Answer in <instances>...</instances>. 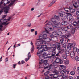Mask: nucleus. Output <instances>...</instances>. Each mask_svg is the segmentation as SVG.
<instances>
[{"instance_id":"3c124183","label":"nucleus","mask_w":79,"mask_h":79,"mask_svg":"<svg viewBox=\"0 0 79 79\" xmlns=\"http://www.w3.org/2000/svg\"><path fill=\"white\" fill-rule=\"evenodd\" d=\"M63 58L64 59H65L66 60H67V56H66L65 55H63Z\"/></svg>"},{"instance_id":"7ed1b4c3","label":"nucleus","mask_w":79,"mask_h":79,"mask_svg":"<svg viewBox=\"0 0 79 79\" xmlns=\"http://www.w3.org/2000/svg\"><path fill=\"white\" fill-rule=\"evenodd\" d=\"M60 34H61V31H58L57 34H55V35H53V34L49 35V37L51 39V40L54 39L55 42H56L58 40L57 37H59L60 35Z\"/></svg>"},{"instance_id":"9b49d317","label":"nucleus","mask_w":79,"mask_h":79,"mask_svg":"<svg viewBox=\"0 0 79 79\" xmlns=\"http://www.w3.org/2000/svg\"><path fill=\"white\" fill-rule=\"evenodd\" d=\"M67 16V18L69 19V20H71V19H72V18H73V16H72V14L70 13H66Z\"/></svg>"},{"instance_id":"f03ea898","label":"nucleus","mask_w":79,"mask_h":79,"mask_svg":"<svg viewBox=\"0 0 79 79\" xmlns=\"http://www.w3.org/2000/svg\"><path fill=\"white\" fill-rule=\"evenodd\" d=\"M54 18L55 19L58 20V21L55 20L54 18H52L51 19V21L54 24L52 25V27L53 28L55 29H59L60 27V26H61V24L60 23V18L58 15H55Z\"/></svg>"},{"instance_id":"5701e85b","label":"nucleus","mask_w":79,"mask_h":79,"mask_svg":"<svg viewBox=\"0 0 79 79\" xmlns=\"http://www.w3.org/2000/svg\"><path fill=\"white\" fill-rule=\"evenodd\" d=\"M56 2V0H54L52 2L50 3V4H49L48 7H50V6H52V5H53Z\"/></svg>"},{"instance_id":"338daca9","label":"nucleus","mask_w":79,"mask_h":79,"mask_svg":"<svg viewBox=\"0 0 79 79\" xmlns=\"http://www.w3.org/2000/svg\"><path fill=\"white\" fill-rule=\"evenodd\" d=\"M16 45V42H15V45L14 46V48H15V45Z\"/></svg>"},{"instance_id":"0e129e2a","label":"nucleus","mask_w":79,"mask_h":79,"mask_svg":"<svg viewBox=\"0 0 79 79\" xmlns=\"http://www.w3.org/2000/svg\"><path fill=\"white\" fill-rule=\"evenodd\" d=\"M3 27V25H0V27L2 28V27Z\"/></svg>"},{"instance_id":"dca6fc26","label":"nucleus","mask_w":79,"mask_h":79,"mask_svg":"<svg viewBox=\"0 0 79 79\" xmlns=\"http://www.w3.org/2000/svg\"><path fill=\"white\" fill-rule=\"evenodd\" d=\"M71 36V35L70 33L68 34L67 35H62V38H64L65 39H68Z\"/></svg>"},{"instance_id":"6ab92c4d","label":"nucleus","mask_w":79,"mask_h":79,"mask_svg":"<svg viewBox=\"0 0 79 79\" xmlns=\"http://www.w3.org/2000/svg\"><path fill=\"white\" fill-rule=\"evenodd\" d=\"M42 40H41L40 39H37V40H40V44L44 45V44H45L46 42H45V41H44V40L43 39Z\"/></svg>"},{"instance_id":"393cba45","label":"nucleus","mask_w":79,"mask_h":79,"mask_svg":"<svg viewBox=\"0 0 79 79\" xmlns=\"http://www.w3.org/2000/svg\"><path fill=\"white\" fill-rule=\"evenodd\" d=\"M64 39L65 38H63V36H61V39L60 40L59 43L60 44H62L63 43V41H64Z\"/></svg>"},{"instance_id":"e433bc0d","label":"nucleus","mask_w":79,"mask_h":79,"mask_svg":"<svg viewBox=\"0 0 79 79\" xmlns=\"http://www.w3.org/2000/svg\"><path fill=\"white\" fill-rule=\"evenodd\" d=\"M63 77V76L62 75H60L57 77L58 79H62Z\"/></svg>"},{"instance_id":"412c9836","label":"nucleus","mask_w":79,"mask_h":79,"mask_svg":"<svg viewBox=\"0 0 79 79\" xmlns=\"http://www.w3.org/2000/svg\"><path fill=\"white\" fill-rule=\"evenodd\" d=\"M30 44L32 46H33L31 48V53H32L34 51V46H33V43H32V41H31Z\"/></svg>"},{"instance_id":"bf43d9fd","label":"nucleus","mask_w":79,"mask_h":79,"mask_svg":"<svg viewBox=\"0 0 79 79\" xmlns=\"http://www.w3.org/2000/svg\"><path fill=\"white\" fill-rule=\"evenodd\" d=\"M69 78L70 79H73V77H72V76H70L69 77Z\"/></svg>"},{"instance_id":"f8f14e48","label":"nucleus","mask_w":79,"mask_h":79,"mask_svg":"<svg viewBox=\"0 0 79 79\" xmlns=\"http://www.w3.org/2000/svg\"><path fill=\"white\" fill-rule=\"evenodd\" d=\"M10 19H11V17H9L8 18V19H7V20H8V21H6V20H4L3 21H5V22H3V23H2V25H5V26H7V25H8V24H9V23H10V22H9L8 23H7V22H8V21H10Z\"/></svg>"},{"instance_id":"f257e3e1","label":"nucleus","mask_w":79,"mask_h":79,"mask_svg":"<svg viewBox=\"0 0 79 79\" xmlns=\"http://www.w3.org/2000/svg\"><path fill=\"white\" fill-rule=\"evenodd\" d=\"M52 61L53 62L52 64L49 66V64L47 63V60H41L39 62V64H40L39 65L40 68H44L45 69L48 68V70L49 71V70L52 69L51 68H52V66H56V63L61 64L63 63V60H60L59 62H57V60H56L55 61L53 62V61Z\"/></svg>"},{"instance_id":"f704fd0d","label":"nucleus","mask_w":79,"mask_h":79,"mask_svg":"<svg viewBox=\"0 0 79 79\" xmlns=\"http://www.w3.org/2000/svg\"><path fill=\"white\" fill-rule=\"evenodd\" d=\"M60 73L62 74H65V73H66V70L63 69L60 71Z\"/></svg>"},{"instance_id":"a19ab883","label":"nucleus","mask_w":79,"mask_h":79,"mask_svg":"<svg viewBox=\"0 0 79 79\" xmlns=\"http://www.w3.org/2000/svg\"><path fill=\"white\" fill-rule=\"evenodd\" d=\"M70 74L71 75H74L75 74V72L74 71H72L70 72Z\"/></svg>"},{"instance_id":"2eb2a0df","label":"nucleus","mask_w":79,"mask_h":79,"mask_svg":"<svg viewBox=\"0 0 79 79\" xmlns=\"http://www.w3.org/2000/svg\"><path fill=\"white\" fill-rule=\"evenodd\" d=\"M70 55L72 59H73L75 57V53H74V52L73 51H71L70 52Z\"/></svg>"},{"instance_id":"c85d7f7f","label":"nucleus","mask_w":79,"mask_h":79,"mask_svg":"<svg viewBox=\"0 0 79 79\" xmlns=\"http://www.w3.org/2000/svg\"><path fill=\"white\" fill-rule=\"evenodd\" d=\"M52 48L53 50L52 51L53 52H54V53H56V51H55V50L56 48H57V47H56V46H55L54 47H53Z\"/></svg>"},{"instance_id":"6e6552de","label":"nucleus","mask_w":79,"mask_h":79,"mask_svg":"<svg viewBox=\"0 0 79 79\" xmlns=\"http://www.w3.org/2000/svg\"><path fill=\"white\" fill-rule=\"evenodd\" d=\"M75 45H76V42H75L69 44L67 46V49L68 51L70 50L72 47H73L75 46Z\"/></svg>"},{"instance_id":"b1692460","label":"nucleus","mask_w":79,"mask_h":79,"mask_svg":"<svg viewBox=\"0 0 79 79\" xmlns=\"http://www.w3.org/2000/svg\"><path fill=\"white\" fill-rule=\"evenodd\" d=\"M6 15H4L2 16V19H1L0 20V22L1 23H2V21H5L6 20V19H4L5 18H6Z\"/></svg>"},{"instance_id":"473e14b6","label":"nucleus","mask_w":79,"mask_h":79,"mask_svg":"<svg viewBox=\"0 0 79 79\" xmlns=\"http://www.w3.org/2000/svg\"><path fill=\"white\" fill-rule=\"evenodd\" d=\"M75 33V29L73 28L71 30V34H74Z\"/></svg>"},{"instance_id":"6e6d98bb","label":"nucleus","mask_w":79,"mask_h":79,"mask_svg":"<svg viewBox=\"0 0 79 79\" xmlns=\"http://www.w3.org/2000/svg\"><path fill=\"white\" fill-rule=\"evenodd\" d=\"M35 35H37V31H35Z\"/></svg>"},{"instance_id":"e2e57ef3","label":"nucleus","mask_w":79,"mask_h":79,"mask_svg":"<svg viewBox=\"0 0 79 79\" xmlns=\"http://www.w3.org/2000/svg\"><path fill=\"white\" fill-rule=\"evenodd\" d=\"M34 10V8H32L31 10V11H33Z\"/></svg>"},{"instance_id":"a211bd4d","label":"nucleus","mask_w":79,"mask_h":79,"mask_svg":"<svg viewBox=\"0 0 79 79\" xmlns=\"http://www.w3.org/2000/svg\"><path fill=\"white\" fill-rule=\"evenodd\" d=\"M49 73V72L48 71V72H46L44 73L45 75V76H46V77H45V79H51V78H50V77H52L51 76L50 77H49L48 76H47L48 74Z\"/></svg>"},{"instance_id":"4468645a","label":"nucleus","mask_w":79,"mask_h":79,"mask_svg":"<svg viewBox=\"0 0 79 79\" xmlns=\"http://www.w3.org/2000/svg\"><path fill=\"white\" fill-rule=\"evenodd\" d=\"M79 3L77 2H75L74 4L73 3V5L75 8H77L79 10Z\"/></svg>"},{"instance_id":"cd10ccee","label":"nucleus","mask_w":79,"mask_h":79,"mask_svg":"<svg viewBox=\"0 0 79 79\" xmlns=\"http://www.w3.org/2000/svg\"><path fill=\"white\" fill-rule=\"evenodd\" d=\"M68 24V23L67 22V21H64L62 22L61 23V24L62 25H63V26H65L66 25Z\"/></svg>"},{"instance_id":"052dcab7","label":"nucleus","mask_w":79,"mask_h":79,"mask_svg":"<svg viewBox=\"0 0 79 79\" xmlns=\"http://www.w3.org/2000/svg\"><path fill=\"white\" fill-rule=\"evenodd\" d=\"M34 31V30L33 29H32L31 30V32H33V31Z\"/></svg>"},{"instance_id":"72a5a7b5","label":"nucleus","mask_w":79,"mask_h":79,"mask_svg":"<svg viewBox=\"0 0 79 79\" xmlns=\"http://www.w3.org/2000/svg\"><path fill=\"white\" fill-rule=\"evenodd\" d=\"M73 52H77V48L76 47H73Z\"/></svg>"},{"instance_id":"4c0bfd02","label":"nucleus","mask_w":79,"mask_h":79,"mask_svg":"<svg viewBox=\"0 0 79 79\" xmlns=\"http://www.w3.org/2000/svg\"><path fill=\"white\" fill-rule=\"evenodd\" d=\"M60 66L63 69H65V68H66V67L63 65H60Z\"/></svg>"},{"instance_id":"0eeeda50","label":"nucleus","mask_w":79,"mask_h":79,"mask_svg":"<svg viewBox=\"0 0 79 79\" xmlns=\"http://www.w3.org/2000/svg\"><path fill=\"white\" fill-rule=\"evenodd\" d=\"M37 49L38 50L39 52H37V55L39 56V58L41 60H43V59L42 58H40V56H41V53H42L43 51V48H41L38 46L37 47Z\"/></svg>"},{"instance_id":"ddd939ff","label":"nucleus","mask_w":79,"mask_h":79,"mask_svg":"<svg viewBox=\"0 0 79 79\" xmlns=\"http://www.w3.org/2000/svg\"><path fill=\"white\" fill-rule=\"evenodd\" d=\"M73 25L74 26H76V29H79V25H78V23H77V22L76 21H74L73 23Z\"/></svg>"},{"instance_id":"680f3d73","label":"nucleus","mask_w":79,"mask_h":79,"mask_svg":"<svg viewBox=\"0 0 79 79\" xmlns=\"http://www.w3.org/2000/svg\"><path fill=\"white\" fill-rule=\"evenodd\" d=\"M43 14L42 13H41L38 16V17H40V16H42Z\"/></svg>"},{"instance_id":"1a4fd4ad","label":"nucleus","mask_w":79,"mask_h":79,"mask_svg":"<svg viewBox=\"0 0 79 79\" xmlns=\"http://www.w3.org/2000/svg\"><path fill=\"white\" fill-rule=\"evenodd\" d=\"M52 45L53 46H55L56 47H57V48L58 50H60V48H61V46H60V43L58 42H56V43L55 45L53 44H52Z\"/></svg>"},{"instance_id":"37998d69","label":"nucleus","mask_w":79,"mask_h":79,"mask_svg":"<svg viewBox=\"0 0 79 79\" xmlns=\"http://www.w3.org/2000/svg\"><path fill=\"white\" fill-rule=\"evenodd\" d=\"M68 27H64V30L65 31H68Z\"/></svg>"},{"instance_id":"09e8293b","label":"nucleus","mask_w":79,"mask_h":79,"mask_svg":"<svg viewBox=\"0 0 79 79\" xmlns=\"http://www.w3.org/2000/svg\"><path fill=\"white\" fill-rule=\"evenodd\" d=\"M59 17H63V14L62 13H59Z\"/></svg>"},{"instance_id":"8fccbe9b","label":"nucleus","mask_w":79,"mask_h":79,"mask_svg":"<svg viewBox=\"0 0 79 79\" xmlns=\"http://www.w3.org/2000/svg\"><path fill=\"white\" fill-rule=\"evenodd\" d=\"M68 8L69 10L70 11L71 10V9H72L73 8V7L72 6H69Z\"/></svg>"},{"instance_id":"aec40b11","label":"nucleus","mask_w":79,"mask_h":79,"mask_svg":"<svg viewBox=\"0 0 79 79\" xmlns=\"http://www.w3.org/2000/svg\"><path fill=\"white\" fill-rule=\"evenodd\" d=\"M44 41H45L46 42H49L51 41V39L49 38H46L44 39Z\"/></svg>"},{"instance_id":"774afa93","label":"nucleus","mask_w":79,"mask_h":79,"mask_svg":"<svg viewBox=\"0 0 79 79\" xmlns=\"http://www.w3.org/2000/svg\"><path fill=\"white\" fill-rule=\"evenodd\" d=\"M77 70L79 72V67H78V68H77Z\"/></svg>"},{"instance_id":"de8ad7c7","label":"nucleus","mask_w":79,"mask_h":79,"mask_svg":"<svg viewBox=\"0 0 79 79\" xmlns=\"http://www.w3.org/2000/svg\"><path fill=\"white\" fill-rule=\"evenodd\" d=\"M76 15L77 16H79V11H77L76 12Z\"/></svg>"},{"instance_id":"39448f33","label":"nucleus","mask_w":79,"mask_h":79,"mask_svg":"<svg viewBox=\"0 0 79 79\" xmlns=\"http://www.w3.org/2000/svg\"><path fill=\"white\" fill-rule=\"evenodd\" d=\"M53 56H55V55L53 54H48L47 55V54L45 52H44L43 53L42 56H40V58H42L43 60V59H45V58H50Z\"/></svg>"},{"instance_id":"4be33fe9","label":"nucleus","mask_w":79,"mask_h":79,"mask_svg":"<svg viewBox=\"0 0 79 79\" xmlns=\"http://www.w3.org/2000/svg\"><path fill=\"white\" fill-rule=\"evenodd\" d=\"M62 63H63L64 64L66 65L69 64V61L67 60H64V62H62Z\"/></svg>"},{"instance_id":"a878e982","label":"nucleus","mask_w":79,"mask_h":79,"mask_svg":"<svg viewBox=\"0 0 79 79\" xmlns=\"http://www.w3.org/2000/svg\"><path fill=\"white\" fill-rule=\"evenodd\" d=\"M59 51V52H58V53H57V54H56V53H54V56L55 55L56 56H59V54H60V53H63V52H61V51L60 50H58Z\"/></svg>"},{"instance_id":"2f4dec72","label":"nucleus","mask_w":79,"mask_h":79,"mask_svg":"<svg viewBox=\"0 0 79 79\" xmlns=\"http://www.w3.org/2000/svg\"><path fill=\"white\" fill-rule=\"evenodd\" d=\"M30 54V52H29L28 53V58H26L25 60H29L30 59V58L31 57V55H29Z\"/></svg>"},{"instance_id":"7c9ffc66","label":"nucleus","mask_w":79,"mask_h":79,"mask_svg":"<svg viewBox=\"0 0 79 79\" xmlns=\"http://www.w3.org/2000/svg\"><path fill=\"white\" fill-rule=\"evenodd\" d=\"M67 27L69 29H73L74 27H73V26H71V25H69L67 26Z\"/></svg>"},{"instance_id":"79ce46f5","label":"nucleus","mask_w":79,"mask_h":79,"mask_svg":"<svg viewBox=\"0 0 79 79\" xmlns=\"http://www.w3.org/2000/svg\"><path fill=\"white\" fill-rule=\"evenodd\" d=\"M46 25H49L50 26L52 25V23L51 22V21L48 22L46 24Z\"/></svg>"},{"instance_id":"20e7f679","label":"nucleus","mask_w":79,"mask_h":79,"mask_svg":"<svg viewBox=\"0 0 79 79\" xmlns=\"http://www.w3.org/2000/svg\"><path fill=\"white\" fill-rule=\"evenodd\" d=\"M9 10H10V7L7 6H6L5 7H3L0 10V15L2 14L4 11L5 14L7 15V13H9Z\"/></svg>"},{"instance_id":"603ef678","label":"nucleus","mask_w":79,"mask_h":79,"mask_svg":"<svg viewBox=\"0 0 79 79\" xmlns=\"http://www.w3.org/2000/svg\"><path fill=\"white\" fill-rule=\"evenodd\" d=\"M65 73H66L67 74H69V71L68 69H66V71L65 70Z\"/></svg>"},{"instance_id":"9d476101","label":"nucleus","mask_w":79,"mask_h":79,"mask_svg":"<svg viewBox=\"0 0 79 79\" xmlns=\"http://www.w3.org/2000/svg\"><path fill=\"white\" fill-rule=\"evenodd\" d=\"M47 35L46 34L40 35L39 36V39H43L44 40V39L47 38Z\"/></svg>"},{"instance_id":"5fc2aeb1","label":"nucleus","mask_w":79,"mask_h":79,"mask_svg":"<svg viewBox=\"0 0 79 79\" xmlns=\"http://www.w3.org/2000/svg\"><path fill=\"white\" fill-rule=\"evenodd\" d=\"M25 63V62H24V60H22L21 61V64H24V63Z\"/></svg>"},{"instance_id":"f3484780","label":"nucleus","mask_w":79,"mask_h":79,"mask_svg":"<svg viewBox=\"0 0 79 79\" xmlns=\"http://www.w3.org/2000/svg\"><path fill=\"white\" fill-rule=\"evenodd\" d=\"M45 31H52V28L49 27H47L45 28Z\"/></svg>"},{"instance_id":"c03bdc74","label":"nucleus","mask_w":79,"mask_h":79,"mask_svg":"<svg viewBox=\"0 0 79 79\" xmlns=\"http://www.w3.org/2000/svg\"><path fill=\"white\" fill-rule=\"evenodd\" d=\"M27 26L28 27H31L32 26V24H31V23H27Z\"/></svg>"},{"instance_id":"4d7b16f0","label":"nucleus","mask_w":79,"mask_h":79,"mask_svg":"<svg viewBox=\"0 0 79 79\" xmlns=\"http://www.w3.org/2000/svg\"><path fill=\"white\" fill-rule=\"evenodd\" d=\"M45 45H43L42 46H41V47L40 48H44V47H45Z\"/></svg>"},{"instance_id":"c9c22d12","label":"nucleus","mask_w":79,"mask_h":79,"mask_svg":"<svg viewBox=\"0 0 79 79\" xmlns=\"http://www.w3.org/2000/svg\"><path fill=\"white\" fill-rule=\"evenodd\" d=\"M70 11V13H74V12H75V9L73 8L72 9H71Z\"/></svg>"},{"instance_id":"c756f323","label":"nucleus","mask_w":79,"mask_h":79,"mask_svg":"<svg viewBox=\"0 0 79 79\" xmlns=\"http://www.w3.org/2000/svg\"><path fill=\"white\" fill-rule=\"evenodd\" d=\"M65 55L67 56H69L70 55V52L66 51V52H65Z\"/></svg>"},{"instance_id":"69168bd1","label":"nucleus","mask_w":79,"mask_h":79,"mask_svg":"<svg viewBox=\"0 0 79 79\" xmlns=\"http://www.w3.org/2000/svg\"><path fill=\"white\" fill-rule=\"evenodd\" d=\"M18 64L19 65L21 64V62H20V61L18 62Z\"/></svg>"},{"instance_id":"49530a36","label":"nucleus","mask_w":79,"mask_h":79,"mask_svg":"<svg viewBox=\"0 0 79 79\" xmlns=\"http://www.w3.org/2000/svg\"><path fill=\"white\" fill-rule=\"evenodd\" d=\"M14 3H15V1H12V2H11L9 4L10 6H11V5H13Z\"/></svg>"},{"instance_id":"bb28decb","label":"nucleus","mask_w":79,"mask_h":79,"mask_svg":"<svg viewBox=\"0 0 79 79\" xmlns=\"http://www.w3.org/2000/svg\"><path fill=\"white\" fill-rule=\"evenodd\" d=\"M43 51H47V49H48V50H51L52 49L51 48V47H48L47 48L46 47L44 48H43Z\"/></svg>"},{"instance_id":"13d9d810","label":"nucleus","mask_w":79,"mask_h":79,"mask_svg":"<svg viewBox=\"0 0 79 79\" xmlns=\"http://www.w3.org/2000/svg\"><path fill=\"white\" fill-rule=\"evenodd\" d=\"M67 42H70V40L68 38H67Z\"/></svg>"},{"instance_id":"864d4df0","label":"nucleus","mask_w":79,"mask_h":79,"mask_svg":"<svg viewBox=\"0 0 79 79\" xmlns=\"http://www.w3.org/2000/svg\"><path fill=\"white\" fill-rule=\"evenodd\" d=\"M16 66V64H14L13 65V67L14 68H16L15 66Z\"/></svg>"},{"instance_id":"58836bf2","label":"nucleus","mask_w":79,"mask_h":79,"mask_svg":"<svg viewBox=\"0 0 79 79\" xmlns=\"http://www.w3.org/2000/svg\"><path fill=\"white\" fill-rule=\"evenodd\" d=\"M64 10L67 12H69V11H70L69 9V8H64Z\"/></svg>"},{"instance_id":"a18cd8bd","label":"nucleus","mask_w":79,"mask_h":79,"mask_svg":"<svg viewBox=\"0 0 79 79\" xmlns=\"http://www.w3.org/2000/svg\"><path fill=\"white\" fill-rule=\"evenodd\" d=\"M67 46H68L66 44V43H64L63 45V47L64 48H66V47Z\"/></svg>"},{"instance_id":"ea45409f","label":"nucleus","mask_w":79,"mask_h":79,"mask_svg":"<svg viewBox=\"0 0 79 79\" xmlns=\"http://www.w3.org/2000/svg\"><path fill=\"white\" fill-rule=\"evenodd\" d=\"M35 44L36 45H37V46H40V41L37 42Z\"/></svg>"},{"instance_id":"423d86ee","label":"nucleus","mask_w":79,"mask_h":79,"mask_svg":"<svg viewBox=\"0 0 79 79\" xmlns=\"http://www.w3.org/2000/svg\"><path fill=\"white\" fill-rule=\"evenodd\" d=\"M53 72L55 73L54 74H50L49 76H51V77H50L51 79H53V78H57L59 74V73L56 70H55L53 71Z\"/></svg>"}]
</instances>
